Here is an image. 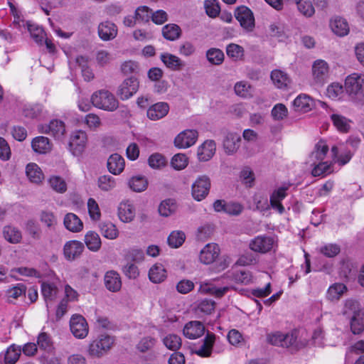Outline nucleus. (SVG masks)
I'll return each mask as SVG.
<instances>
[{
    "instance_id": "1",
    "label": "nucleus",
    "mask_w": 364,
    "mask_h": 364,
    "mask_svg": "<svg viewBox=\"0 0 364 364\" xmlns=\"http://www.w3.org/2000/svg\"><path fill=\"white\" fill-rule=\"evenodd\" d=\"M306 336L307 332L305 330H294L288 333L276 331L268 334L267 339L272 345L284 348L292 347L297 350L306 346Z\"/></svg>"
},
{
    "instance_id": "2",
    "label": "nucleus",
    "mask_w": 364,
    "mask_h": 364,
    "mask_svg": "<svg viewBox=\"0 0 364 364\" xmlns=\"http://www.w3.org/2000/svg\"><path fill=\"white\" fill-rule=\"evenodd\" d=\"M220 248L215 242L206 244L199 252L198 261L205 265L215 264V272H220L226 269L229 262L226 258L220 257Z\"/></svg>"
},
{
    "instance_id": "3",
    "label": "nucleus",
    "mask_w": 364,
    "mask_h": 364,
    "mask_svg": "<svg viewBox=\"0 0 364 364\" xmlns=\"http://www.w3.org/2000/svg\"><path fill=\"white\" fill-rule=\"evenodd\" d=\"M90 100L94 107L105 111L114 112L119 107L117 99L108 90H101L95 92Z\"/></svg>"
},
{
    "instance_id": "4",
    "label": "nucleus",
    "mask_w": 364,
    "mask_h": 364,
    "mask_svg": "<svg viewBox=\"0 0 364 364\" xmlns=\"http://www.w3.org/2000/svg\"><path fill=\"white\" fill-rule=\"evenodd\" d=\"M114 343V338L108 335H101L98 338L91 342L88 353L91 356L100 358L106 354Z\"/></svg>"
},
{
    "instance_id": "5",
    "label": "nucleus",
    "mask_w": 364,
    "mask_h": 364,
    "mask_svg": "<svg viewBox=\"0 0 364 364\" xmlns=\"http://www.w3.org/2000/svg\"><path fill=\"white\" fill-rule=\"evenodd\" d=\"M249 247L255 252L265 254L272 251L275 252L277 242L272 237L259 235L250 241Z\"/></svg>"
},
{
    "instance_id": "6",
    "label": "nucleus",
    "mask_w": 364,
    "mask_h": 364,
    "mask_svg": "<svg viewBox=\"0 0 364 364\" xmlns=\"http://www.w3.org/2000/svg\"><path fill=\"white\" fill-rule=\"evenodd\" d=\"M345 90L352 97L364 95V73H354L345 80Z\"/></svg>"
},
{
    "instance_id": "7",
    "label": "nucleus",
    "mask_w": 364,
    "mask_h": 364,
    "mask_svg": "<svg viewBox=\"0 0 364 364\" xmlns=\"http://www.w3.org/2000/svg\"><path fill=\"white\" fill-rule=\"evenodd\" d=\"M88 144L87 133L82 130H76L72 132L69 140V149L75 156L81 155Z\"/></svg>"
},
{
    "instance_id": "8",
    "label": "nucleus",
    "mask_w": 364,
    "mask_h": 364,
    "mask_svg": "<svg viewBox=\"0 0 364 364\" xmlns=\"http://www.w3.org/2000/svg\"><path fill=\"white\" fill-rule=\"evenodd\" d=\"M70 330L77 339L86 338L89 333V326L85 318L80 314H73L70 319Z\"/></svg>"
},
{
    "instance_id": "9",
    "label": "nucleus",
    "mask_w": 364,
    "mask_h": 364,
    "mask_svg": "<svg viewBox=\"0 0 364 364\" xmlns=\"http://www.w3.org/2000/svg\"><path fill=\"white\" fill-rule=\"evenodd\" d=\"M210 179L205 175L198 176L192 184L191 194L197 201H201L208 195L210 189Z\"/></svg>"
},
{
    "instance_id": "10",
    "label": "nucleus",
    "mask_w": 364,
    "mask_h": 364,
    "mask_svg": "<svg viewBox=\"0 0 364 364\" xmlns=\"http://www.w3.org/2000/svg\"><path fill=\"white\" fill-rule=\"evenodd\" d=\"M198 138V132L194 129H187L179 132L174 138V146L178 149H188L193 146Z\"/></svg>"
},
{
    "instance_id": "11",
    "label": "nucleus",
    "mask_w": 364,
    "mask_h": 364,
    "mask_svg": "<svg viewBox=\"0 0 364 364\" xmlns=\"http://www.w3.org/2000/svg\"><path fill=\"white\" fill-rule=\"evenodd\" d=\"M139 87V82L136 77H128L119 85L117 95L122 100H127L136 93Z\"/></svg>"
},
{
    "instance_id": "12",
    "label": "nucleus",
    "mask_w": 364,
    "mask_h": 364,
    "mask_svg": "<svg viewBox=\"0 0 364 364\" xmlns=\"http://www.w3.org/2000/svg\"><path fill=\"white\" fill-rule=\"evenodd\" d=\"M117 216L119 220L124 223L134 221L136 217V208L134 203L129 200L120 202L117 207Z\"/></svg>"
},
{
    "instance_id": "13",
    "label": "nucleus",
    "mask_w": 364,
    "mask_h": 364,
    "mask_svg": "<svg viewBox=\"0 0 364 364\" xmlns=\"http://www.w3.org/2000/svg\"><path fill=\"white\" fill-rule=\"evenodd\" d=\"M39 131L41 133L52 135L57 139H61L65 134V126L62 121L54 119L48 124L41 125Z\"/></svg>"
},
{
    "instance_id": "14",
    "label": "nucleus",
    "mask_w": 364,
    "mask_h": 364,
    "mask_svg": "<svg viewBox=\"0 0 364 364\" xmlns=\"http://www.w3.org/2000/svg\"><path fill=\"white\" fill-rule=\"evenodd\" d=\"M328 26L331 32L340 38L345 37L350 33V26L348 21L338 16L330 18Z\"/></svg>"
},
{
    "instance_id": "15",
    "label": "nucleus",
    "mask_w": 364,
    "mask_h": 364,
    "mask_svg": "<svg viewBox=\"0 0 364 364\" xmlns=\"http://www.w3.org/2000/svg\"><path fill=\"white\" fill-rule=\"evenodd\" d=\"M328 73L329 65L324 60L318 59L314 62L311 73L314 82L322 84L328 77Z\"/></svg>"
},
{
    "instance_id": "16",
    "label": "nucleus",
    "mask_w": 364,
    "mask_h": 364,
    "mask_svg": "<svg viewBox=\"0 0 364 364\" xmlns=\"http://www.w3.org/2000/svg\"><path fill=\"white\" fill-rule=\"evenodd\" d=\"M230 286L215 287L211 281L200 282L198 291L202 294H210L218 298L223 296L230 289Z\"/></svg>"
},
{
    "instance_id": "17",
    "label": "nucleus",
    "mask_w": 364,
    "mask_h": 364,
    "mask_svg": "<svg viewBox=\"0 0 364 364\" xmlns=\"http://www.w3.org/2000/svg\"><path fill=\"white\" fill-rule=\"evenodd\" d=\"M235 17L241 26L247 31H252L255 27V18L252 12L246 6L237 8Z\"/></svg>"
},
{
    "instance_id": "18",
    "label": "nucleus",
    "mask_w": 364,
    "mask_h": 364,
    "mask_svg": "<svg viewBox=\"0 0 364 364\" xmlns=\"http://www.w3.org/2000/svg\"><path fill=\"white\" fill-rule=\"evenodd\" d=\"M84 250V245L78 240H70L63 246V255L68 261L78 258Z\"/></svg>"
},
{
    "instance_id": "19",
    "label": "nucleus",
    "mask_w": 364,
    "mask_h": 364,
    "mask_svg": "<svg viewBox=\"0 0 364 364\" xmlns=\"http://www.w3.org/2000/svg\"><path fill=\"white\" fill-rule=\"evenodd\" d=\"M348 291L347 286L342 282L331 284L326 290L325 298L331 303L338 302Z\"/></svg>"
},
{
    "instance_id": "20",
    "label": "nucleus",
    "mask_w": 364,
    "mask_h": 364,
    "mask_svg": "<svg viewBox=\"0 0 364 364\" xmlns=\"http://www.w3.org/2000/svg\"><path fill=\"white\" fill-rule=\"evenodd\" d=\"M288 188L289 186H282L275 189L270 196V205L273 210L279 214H282L284 212V207L282 204V201L286 198Z\"/></svg>"
},
{
    "instance_id": "21",
    "label": "nucleus",
    "mask_w": 364,
    "mask_h": 364,
    "mask_svg": "<svg viewBox=\"0 0 364 364\" xmlns=\"http://www.w3.org/2000/svg\"><path fill=\"white\" fill-rule=\"evenodd\" d=\"M41 292L46 306L49 309L56 300L58 295V289L54 282H43L41 284Z\"/></svg>"
},
{
    "instance_id": "22",
    "label": "nucleus",
    "mask_w": 364,
    "mask_h": 364,
    "mask_svg": "<svg viewBox=\"0 0 364 364\" xmlns=\"http://www.w3.org/2000/svg\"><path fill=\"white\" fill-rule=\"evenodd\" d=\"M205 333L203 323L198 321H191L187 323L183 329L184 336L194 340L201 337Z\"/></svg>"
},
{
    "instance_id": "23",
    "label": "nucleus",
    "mask_w": 364,
    "mask_h": 364,
    "mask_svg": "<svg viewBox=\"0 0 364 364\" xmlns=\"http://www.w3.org/2000/svg\"><path fill=\"white\" fill-rule=\"evenodd\" d=\"M169 109V105L167 102H156L147 109L146 116L150 120H159L168 114Z\"/></svg>"
},
{
    "instance_id": "24",
    "label": "nucleus",
    "mask_w": 364,
    "mask_h": 364,
    "mask_svg": "<svg viewBox=\"0 0 364 364\" xmlns=\"http://www.w3.org/2000/svg\"><path fill=\"white\" fill-rule=\"evenodd\" d=\"M292 106L294 111L306 113L314 107L315 102L309 95L300 94L292 102Z\"/></svg>"
},
{
    "instance_id": "25",
    "label": "nucleus",
    "mask_w": 364,
    "mask_h": 364,
    "mask_svg": "<svg viewBox=\"0 0 364 364\" xmlns=\"http://www.w3.org/2000/svg\"><path fill=\"white\" fill-rule=\"evenodd\" d=\"M216 144L213 140H205L198 147L197 156L200 161H208L215 155Z\"/></svg>"
},
{
    "instance_id": "26",
    "label": "nucleus",
    "mask_w": 364,
    "mask_h": 364,
    "mask_svg": "<svg viewBox=\"0 0 364 364\" xmlns=\"http://www.w3.org/2000/svg\"><path fill=\"white\" fill-rule=\"evenodd\" d=\"M65 228L71 232H80L83 229V223L81 219L75 214L67 213L63 219Z\"/></svg>"
},
{
    "instance_id": "27",
    "label": "nucleus",
    "mask_w": 364,
    "mask_h": 364,
    "mask_svg": "<svg viewBox=\"0 0 364 364\" xmlns=\"http://www.w3.org/2000/svg\"><path fill=\"white\" fill-rule=\"evenodd\" d=\"M328 151V146L326 141H318L309 156V162H312L313 164H315L317 161H323Z\"/></svg>"
},
{
    "instance_id": "28",
    "label": "nucleus",
    "mask_w": 364,
    "mask_h": 364,
    "mask_svg": "<svg viewBox=\"0 0 364 364\" xmlns=\"http://www.w3.org/2000/svg\"><path fill=\"white\" fill-rule=\"evenodd\" d=\"M105 284L107 289L112 292L120 290L122 287V281L119 274L113 270L108 271L105 275Z\"/></svg>"
},
{
    "instance_id": "29",
    "label": "nucleus",
    "mask_w": 364,
    "mask_h": 364,
    "mask_svg": "<svg viewBox=\"0 0 364 364\" xmlns=\"http://www.w3.org/2000/svg\"><path fill=\"white\" fill-rule=\"evenodd\" d=\"M98 33L102 40L109 41L117 36V29L114 23L109 21H105L99 25Z\"/></svg>"
},
{
    "instance_id": "30",
    "label": "nucleus",
    "mask_w": 364,
    "mask_h": 364,
    "mask_svg": "<svg viewBox=\"0 0 364 364\" xmlns=\"http://www.w3.org/2000/svg\"><path fill=\"white\" fill-rule=\"evenodd\" d=\"M215 342V336L208 333L203 344L195 349V353L200 357H209L211 355L213 346Z\"/></svg>"
},
{
    "instance_id": "31",
    "label": "nucleus",
    "mask_w": 364,
    "mask_h": 364,
    "mask_svg": "<svg viewBox=\"0 0 364 364\" xmlns=\"http://www.w3.org/2000/svg\"><path fill=\"white\" fill-rule=\"evenodd\" d=\"M160 58L163 63L171 70H181L184 66V63L180 58L168 53H162Z\"/></svg>"
},
{
    "instance_id": "32",
    "label": "nucleus",
    "mask_w": 364,
    "mask_h": 364,
    "mask_svg": "<svg viewBox=\"0 0 364 364\" xmlns=\"http://www.w3.org/2000/svg\"><path fill=\"white\" fill-rule=\"evenodd\" d=\"M26 174L28 180L33 183L39 184L44 179V174L41 168L35 163L27 164Z\"/></svg>"
},
{
    "instance_id": "33",
    "label": "nucleus",
    "mask_w": 364,
    "mask_h": 364,
    "mask_svg": "<svg viewBox=\"0 0 364 364\" xmlns=\"http://www.w3.org/2000/svg\"><path fill=\"white\" fill-rule=\"evenodd\" d=\"M10 276L16 280L21 279V277H41V273L34 268L27 267H15L11 269Z\"/></svg>"
},
{
    "instance_id": "34",
    "label": "nucleus",
    "mask_w": 364,
    "mask_h": 364,
    "mask_svg": "<svg viewBox=\"0 0 364 364\" xmlns=\"http://www.w3.org/2000/svg\"><path fill=\"white\" fill-rule=\"evenodd\" d=\"M31 147L34 152L45 154L51 150L52 146L47 137L39 136L33 139Z\"/></svg>"
},
{
    "instance_id": "35",
    "label": "nucleus",
    "mask_w": 364,
    "mask_h": 364,
    "mask_svg": "<svg viewBox=\"0 0 364 364\" xmlns=\"http://www.w3.org/2000/svg\"><path fill=\"white\" fill-rule=\"evenodd\" d=\"M326 95L334 101H341L344 99L345 90L342 84L334 82L329 84L326 90Z\"/></svg>"
},
{
    "instance_id": "36",
    "label": "nucleus",
    "mask_w": 364,
    "mask_h": 364,
    "mask_svg": "<svg viewBox=\"0 0 364 364\" xmlns=\"http://www.w3.org/2000/svg\"><path fill=\"white\" fill-rule=\"evenodd\" d=\"M124 159L117 154L111 155L107 160L108 170L114 175L121 173L124 168Z\"/></svg>"
},
{
    "instance_id": "37",
    "label": "nucleus",
    "mask_w": 364,
    "mask_h": 364,
    "mask_svg": "<svg viewBox=\"0 0 364 364\" xmlns=\"http://www.w3.org/2000/svg\"><path fill=\"white\" fill-rule=\"evenodd\" d=\"M167 272L163 264L156 263L149 271V278L151 282L159 284L165 280Z\"/></svg>"
},
{
    "instance_id": "38",
    "label": "nucleus",
    "mask_w": 364,
    "mask_h": 364,
    "mask_svg": "<svg viewBox=\"0 0 364 364\" xmlns=\"http://www.w3.org/2000/svg\"><path fill=\"white\" fill-rule=\"evenodd\" d=\"M102 235L108 240H115L119 237V231L115 224L110 221H105L99 225Z\"/></svg>"
},
{
    "instance_id": "39",
    "label": "nucleus",
    "mask_w": 364,
    "mask_h": 364,
    "mask_svg": "<svg viewBox=\"0 0 364 364\" xmlns=\"http://www.w3.org/2000/svg\"><path fill=\"white\" fill-rule=\"evenodd\" d=\"M330 118L333 126L338 132L346 133L349 131L351 122L350 119L338 113L330 114Z\"/></svg>"
},
{
    "instance_id": "40",
    "label": "nucleus",
    "mask_w": 364,
    "mask_h": 364,
    "mask_svg": "<svg viewBox=\"0 0 364 364\" xmlns=\"http://www.w3.org/2000/svg\"><path fill=\"white\" fill-rule=\"evenodd\" d=\"M240 136L236 133L228 134L223 141L225 152L232 154L237 151L240 146Z\"/></svg>"
},
{
    "instance_id": "41",
    "label": "nucleus",
    "mask_w": 364,
    "mask_h": 364,
    "mask_svg": "<svg viewBox=\"0 0 364 364\" xmlns=\"http://www.w3.org/2000/svg\"><path fill=\"white\" fill-rule=\"evenodd\" d=\"M309 164L313 166L311 174L314 176H324L333 171L332 162L320 161L315 164H313L312 162H309Z\"/></svg>"
},
{
    "instance_id": "42",
    "label": "nucleus",
    "mask_w": 364,
    "mask_h": 364,
    "mask_svg": "<svg viewBox=\"0 0 364 364\" xmlns=\"http://www.w3.org/2000/svg\"><path fill=\"white\" fill-rule=\"evenodd\" d=\"M350 329L353 334H359L364 331V310L354 312L350 319Z\"/></svg>"
},
{
    "instance_id": "43",
    "label": "nucleus",
    "mask_w": 364,
    "mask_h": 364,
    "mask_svg": "<svg viewBox=\"0 0 364 364\" xmlns=\"http://www.w3.org/2000/svg\"><path fill=\"white\" fill-rule=\"evenodd\" d=\"M271 79L279 89H285L290 83V79L287 73L281 70H273L271 73Z\"/></svg>"
},
{
    "instance_id": "44",
    "label": "nucleus",
    "mask_w": 364,
    "mask_h": 364,
    "mask_svg": "<svg viewBox=\"0 0 364 364\" xmlns=\"http://www.w3.org/2000/svg\"><path fill=\"white\" fill-rule=\"evenodd\" d=\"M129 187L134 192L140 193L146 190L148 187V180L146 176L136 175L129 180Z\"/></svg>"
},
{
    "instance_id": "45",
    "label": "nucleus",
    "mask_w": 364,
    "mask_h": 364,
    "mask_svg": "<svg viewBox=\"0 0 364 364\" xmlns=\"http://www.w3.org/2000/svg\"><path fill=\"white\" fill-rule=\"evenodd\" d=\"M85 243L87 247L92 252L100 249L102 242L99 235L94 231H88L85 235Z\"/></svg>"
},
{
    "instance_id": "46",
    "label": "nucleus",
    "mask_w": 364,
    "mask_h": 364,
    "mask_svg": "<svg viewBox=\"0 0 364 364\" xmlns=\"http://www.w3.org/2000/svg\"><path fill=\"white\" fill-rule=\"evenodd\" d=\"M75 63L80 68L82 77L85 81H90L94 78L92 70L88 66V58L79 56L75 59Z\"/></svg>"
},
{
    "instance_id": "47",
    "label": "nucleus",
    "mask_w": 364,
    "mask_h": 364,
    "mask_svg": "<svg viewBox=\"0 0 364 364\" xmlns=\"http://www.w3.org/2000/svg\"><path fill=\"white\" fill-rule=\"evenodd\" d=\"M3 235L5 240L12 244L20 242L22 238L21 232L17 228L11 225L4 227Z\"/></svg>"
},
{
    "instance_id": "48",
    "label": "nucleus",
    "mask_w": 364,
    "mask_h": 364,
    "mask_svg": "<svg viewBox=\"0 0 364 364\" xmlns=\"http://www.w3.org/2000/svg\"><path fill=\"white\" fill-rule=\"evenodd\" d=\"M186 234L181 230L172 231L168 237V244L172 248H178L186 240Z\"/></svg>"
},
{
    "instance_id": "49",
    "label": "nucleus",
    "mask_w": 364,
    "mask_h": 364,
    "mask_svg": "<svg viewBox=\"0 0 364 364\" xmlns=\"http://www.w3.org/2000/svg\"><path fill=\"white\" fill-rule=\"evenodd\" d=\"M289 115L287 107L282 103L276 104L271 110L272 118L277 122L285 119Z\"/></svg>"
},
{
    "instance_id": "50",
    "label": "nucleus",
    "mask_w": 364,
    "mask_h": 364,
    "mask_svg": "<svg viewBox=\"0 0 364 364\" xmlns=\"http://www.w3.org/2000/svg\"><path fill=\"white\" fill-rule=\"evenodd\" d=\"M21 348L14 344L10 346L5 353L4 363L15 364L21 355Z\"/></svg>"
},
{
    "instance_id": "51",
    "label": "nucleus",
    "mask_w": 364,
    "mask_h": 364,
    "mask_svg": "<svg viewBox=\"0 0 364 364\" xmlns=\"http://www.w3.org/2000/svg\"><path fill=\"white\" fill-rule=\"evenodd\" d=\"M163 343L168 349L177 350L181 348L182 341L179 336L174 333H169L164 337Z\"/></svg>"
},
{
    "instance_id": "52",
    "label": "nucleus",
    "mask_w": 364,
    "mask_h": 364,
    "mask_svg": "<svg viewBox=\"0 0 364 364\" xmlns=\"http://www.w3.org/2000/svg\"><path fill=\"white\" fill-rule=\"evenodd\" d=\"M26 28L31 34V38L38 43H41L45 37L43 28L30 21L26 22Z\"/></svg>"
},
{
    "instance_id": "53",
    "label": "nucleus",
    "mask_w": 364,
    "mask_h": 364,
    "mask_svg": "<svg viewBox=\"0 0 364 364\" xmlns=\"http://www.w3.org/2000/svg\"><path fill=\"white\" fill-rule=\"evenodd\" d=\"M177 205L174 200L167 199L163 200L159 206V213L161 215L168 217L173 213Z\"/></svg>"
},
{
    "instance_id": "54",
    "label": "nucleus",
    "mask_w": 364,
    "mask_h": 364,
    "mask_svg": "<svg viewBox=\"0 0 364 364\" xmlns=\"http://www.w3.org/2000/svg\"><path fill=\"white\" fill-rule=\"evenodd\" d=\"M297 9L300 14L305 17H311L314 13L315 9L312 3L309 0H297L296 1Z\"/></svg>"
},
{
    "instance_id": "55",
    "label": "nucleus",
    "mask_w": 364,
    "mask_h": 364,
    "mask_svg": "<svg viewBox=\"0 0 364 364\" xmlns=\"http://www.w3.org/2000/svg\"><path fill=\"white\" fill-rule=\"evenodd\" d=\"M162 33L166 39L175 41L181 35V28L176 24H168L163 28Z\"/></svg>"
},
{
    "instance_id": "56",
    "label": "nucleus",
    "mask_w": 364,
    "mask_h": 364,
    "mask_svg": "<svg viewBox=\"0 0 364 364\" xmlns=\"http://www.w3.org/2000/svg\"><path fill=\"white\" fill-rule=\"evenodd\" d=\"M234 89L236 95L242 97H250L253 94V88L245 81L237 82Z\"/></svg>"
},
{
    "instance_id": "57",
    "label": "nucleus",
    "mask_w": 364,
    "mask_h": 364,
    "mask_svg": "<svg viewBox=\"0 0 364 364\" xmlns=\"http://www.w3.org/2000/svg\"><path fill=\"white\" fill-rule=\"evenodd\" d=\"M39 219L48 228H54L57 225V218L50 210H42L39 215Z\"/></svg>"
},
{
    "instance_id": "58",
    "label": "nucleus",
    "mask_w": 364,
    "mask_h": 364,
    "mask_svg": "<svg viewBox=\"0 0 364 364\" xmlns=\"http://www.w3.org/2000/svg\"><path fill=\"white\" fill-rule=\"evenodd\" d=\"M166 158L161 154H152L148 159V164L153 169H161L166 165Z\"/></svg>"
},
{
    "instance_id": "59",
    "label": "nucleus",
    "mask_w": 364,
    "mask_h": 364,
    "mask_svg": "<svg viewBox=\"0 0 364 364\" xmlns=\"http://www.w3.org/2000/svg\"><path fill=\"white\" fill-rule=\"evenodd\" d=\"M97 186L103 191H109L115 188L116 181L114 178L109 175H104L99 177Z\"/></svg>"
},
{
    "instance_id": "60",
    "label": "nucleus",
    "mask_w": 364,
    "mask_h": 364,
    "mask_svg": "<svg viewBox=\"0 0 364 364\" xmlns=\"http://www.w3.org/2000/svg\"><path fill=\"white\" fill-rule=\"evenodd\" d=\"M332 162L338 163L340 165L346 164L351 159L352 154L350 151L338 155V148L336 146L331 148Z\"/></svg>"
},
{
    "instance_id": "61",
    "label": "nucleus",
    "mask_w": 364,
    "mask_h": 364,
    "mask_svg": "<svg viewBox=\"0 0 364 364\" xmlns=\"http://www.w3.org/2000/svg\"><path fill=\"white\" fill-rule=\"evenodd\" d=\"M87 205L90 219L93 221L99 220L101 218V211L97 201L90 198L87 200Z\"/></svg>"
},
{
    "instance_id": "62",
    "label": "nucleus",
    "mask_w": 364,
    "mask_h": 364,
    "mask_svg": "<svg viewBox=\"0 0 364 364\" xmlns=\"http://www.w3.org/2000/svg\"><path fill=\"white\" fill-rule=\"evenodd\" d=\"M188 164V158L184 154H175L171 161V166L176 170H183Z\"/></svg>"
},
{
    "instance_id": "63",
    "label": "nucleus",
    "mask_w": 364,
    "mask_h": 364,
    "mask_svg": "<svg viewBox=\"0 0 364 364\" xmlns=\"http://www.w3.org/2000/svg\"><path fill=\"white\" fill-rule=\"evenodd\" d=\"M232 279L236 283L248 284L252 282V277L249 271L240 270L232 273Z\"/></svg>"
},
{
    "instance_id": "64",
    "label": "nucleus",
    "mask_w": 364,
    "mask_h": 364,
    "mask_svg": "<svg viewBox=\"0 0 364 364\" xmlns=\"http://www.w3.org/2000/svg\"><path fill=\"white\" fill-rule=\"evenodd\" d=\"M43 111L41 105H26L23 108V114L30 119L37 118Z\"/></svg>"
}]
</instances>
